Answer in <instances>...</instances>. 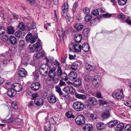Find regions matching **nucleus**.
Here are the masks:
<instances>
[{
	"mask_svg": "<svg viewBox=\"0 0 131 131\" xmlns=\"http://www.w3.org/2000/svg\"><path fill=\"white\" fill-rule=\"evenodd\" d=\"M14 120L13 116H12L11 117L8 119L5 120V122L6 123H12Z\"/></svg>",
	"mask_w": 131,
	"mask_h": 131,
	"instance_id": "obj_58",
	"label": "nucleus"
},
{
	"mask_svg": "<svg viewBox=\"0 0 131 131\" xmlns=\"http://www.w3.org/2000/svg\"><path fill=\"white\" fill-rule=\"evenodd\" d=\"M53 69H50V70L48 73V75L50 78H53L56 75L55 71L56 70V66H55Z\"/></svg>",
	"mask_w": 131,
	"mask_h": 131,
	"instance_id": "obj_13",
	"label": "nucleus"
},
{
	"mask_svg": "<svg viewBox=\"0 0 131 131\" xmlns=\"http://www.w3.org/2000/svg\"><path fill=\"white\" fill-rule=\"evenodd\" d=\"M85 67L86 69L90 71L93 70L95 68V67L94 65L90 64L88 63L85 64Z\"/></svg>",
	"mask_w": 131,
	"mask_h": 131,
	"instance_id": "obj_22",
	"label": "nucleus"
},
{
	"mask_svg": "<svg viewBox=\"0 0 131 131\" xmlns=\"http://www.w3.org/2000/svg\"><path fill=\"white\" fill-rule=\"evenodd\" d=\"M60 88L61 87L57 86H55L56 91L58 93L59 95L62 92Z\"/></svg>",
	"mask_w": 131,
	"mask_h": 131,
	"instance_id": "obj_54",
	"label": "nucleus"
},
{
	"mask_svg": "<svg viewBox=\"0 0 131 131\" xmlns=\"http://www.w3.org/2000/svg\"><path fill=\"white\" fill-rule=\"evenodd\" d=\"M110 116V112L108 110H105L101 114V116L103 118H106L109 117Z\"/></svg>",
	"mask_w": 131,
	"mask_h": 131,
	"instance_id": "obj_24",
	"label": "nucleus"
},
{
	"mask_svg": "<svg viewBox=\"0 0 131 131\" xmlns=\"http://www.w3.org/2000/svg\"><path fill=\"white\" fill-rule=\"evenodd\" d=\"M83 27V25L80 23H75L74 25V27L78 31H80L81 30Z\"/></svg>",
	"mask_w": 131,
	"mask_h": 131,
	"instance_id": "obj_21",
	"label": "nucleus"
},
{
	"mask_svg": "<svg viewBox=\"0 0 131 131\" xmlns=\"http://www.w3.org/2000/svg\"><path fill=\"white\" fill-rule=\"evenodd\" d=\"M85 119L83 115H79L75 119V121L79 125H83L85 123Z\"/></svg>",
	"mask_w": 131,
	"mask_h": 131,
	"instance_id": "obj_4",
	"label": "nucleus"
},
{
	"mask_svg": "<svg viewBox=\"0 0 131 131\" xmlns=\"http://www.w3.org/2000/svg\"><path fill=\"white\" fill-rule=\"evenodd\" d=\"M16 92L12 87L11 88L9 89L7 92L8 95L10 97L15 96L16 94Z\"/></svg>",
	"mask_w": 131,
	"mask_h": 131,
	"instance_id": "obj_18",
	"label": "nucleus"
},
{
	"mask_svg": "<svg viewBox=\"0 0 131 131\" xmlns=\"http://www.w3.org/2000/svg\"><path fill=\"white\" fill-rule=\"evenodd\" d=\"M37 34H35L30 39V42L32 43H34L37 40Z\"/></svg>",
	"mask_w": 131,
	"mask_h": 131,
	"instance_id": "obj_34",
	"label": "nucleus"
},
{
	"mask_svg": "<svg viewBox=\"0 0 131 131\" xmlns=\"http://www.w3.org/2000/svg\"><path fill=\"white\" fill-rule=\"evenodd\" d=\"M75 96L76 98L82 100H85L86 99V96L84 95L75 93Z\"/></svg>",
	"mask_w": 131,
	"mask_h": 131,
	"instance_id": "obj_32",
	"label": "nucleus"
},
{
	"mask_svg": "<svg viewBox=\"0 0 131 131\" xmlns=\"http://www.w3.org/2000/svg\"><path fill=\"white\" fill-rule=\"evenodd\" d=\"M63 80L61 79L60 80L59 83L58 85V86L61 87L63 86H65L66 85V84Z\"/></svg>",
	"mask_w": 131,
	"mask_h": 131,
	"instance_id": "obj_39",
	"label": "nucleus"
},
{
	"mask_svg": "<svg viewBox=\"0 0 131 131\" xmlns=\"http://www.w3.org/2000/svg\"><path fill=\"white\" fill-rule=\"evenodd\" d=\"M77 73L73 71H71L68 74V78L71 81H74L77 78Z\"/></svg>",
	"mask_w": 131,
	"mask_h": 131,
	"instance_id": "obj_10",
	"label": "nucleus"
},
{
	"mask_svg": "<svg viewBox=\"0 0 131 131\" xmlns=\"http://www.w3.org/2000/svg\"><path fill=\"white\" fill-rule=\"evenodd\" d=\"M45 56V52L43 51L41 52H38L36 55L37 58H39L40 57H43Z\"/></svg>",
	"mask_w": 131,
	"mask_h": 131,
	"instance_id": "obj_46",
	"label": "nucleus"
},
{
	"mask_svg": "<svg viewBox=\"0 0 131 131\" xmlns=\"http://www.w3.org/2000/svg\"><path fill=\"white\" fill-rule=\"evenodd\" d=\"M112 16V14L107 13L105 14H103L102 16L105 18H108Z\"/></svg>",
	"mask_w": 131,
	"mask_h": 131,
	"instance_id": "obj_56",
	"label": "nucleus"
},
{
	"mask_svg": "<svg viewBox=\"0 0 131 131\" xmlns=\"http://www.w3.org/2000/svg\"><path fill=\"white\" fill-rule=\"evenodd\" d=\"M113 97L117 99L121 100L124 97L122 89H118L114 91L112 94Z\"/></svg>",
	"mask_w": 131,
	"mask_h": 131,
	"instance_id": "obj_2",
	"label": "nucleus"
},
{
	"mask_svg": "<svg viewBox=\"0 0 131 131\" xmlns=\"http://www.w3.org/2000/svg\"><path fill=\"white\" fill-rule=\"evenodd\" d=\"M71 46L73 47L75 51L77 52H78L81 50L82 46L81 45H79L78 43H76L74 45L73 44L71 43Z\"/></svg>",
	"mask_w": 131,
	"mask_h": 131,
	"instance_id": "obj_16",
	"label": "nucleus"
},
{
	"mask_svg": "<svg viewBox=\"0 0 131 131\" xmlns=\"http://www.w3.org/2000/svg\"><path fill=\"white\" fill-rule=\"evenodd\" d=\"M96 97L98 98H102V96L101 93L100 92H96Z\"/></svg>",
	"mask_w": 131,
	"mask_h": 131,
	"instance_id": "obj_64",
	"label": "nucleus"
},
{
	"mask_svg": "<svg viewBox=\"0 0 131 131\" xmlns=\"http://www.w3.org/2000/svg\"><path fill=\"white\" fill-rule=\"evenodd\" d=\"M18 45L20 47L23 48L25 46L24 40H20L19 41Z\"/></svg>",
	"mask_w": 131,
	"mask_h": 131,
	"instance_id": "obj_42",
	"label": "nucleus"
},
{
	"mask_svg": "<svg viewBox=\"0 0 131 131\" xmlns=\"http://www.w3.org/2000/svg\"><path fill=\"white\" fill-rule=\"evenodd\" d=\"M101 79L100 76L98 75L95 76L92 80L93 85L95 88H97L99 85V82H100Z\"/></svg>",
	"mask_w": 131,
	"mask_h": 131,
	"instance_id": "obj_6",
	"label": "nucleus"
},
{
	"mask_svg": "<svg viewBox=\"0 0 131 131\" xmlns=\"http://www.w3.org/2000/svg\"><path fill=\"white\" fill-rule=\"evenodd\" d=\"M125 131H131V124H128L125 127Z\"/></svg>",
	"mask_w": 131,
	"mask_h": 131,
	"instance_id": "obj_49",
	"label": "nucleus"
},
{
	"mask_svg": "<svg viewBox=\"0 0 131 131\" xmlns=\"http://www.w3.org/2000/svg\"><path fill=\"white\" fill-rule=\"evenodd\" d=\"M10 42L12 45H15L17 42V39L15 37L13 36H11L9 38Z\"/></svg>",
	"mask_w": 131,
	"mask_h": 131,
	"instance_id": "obj_30",
	"label": "nucleus"
},
{
	"mask_svg": "<svg viewBox=\"0 0 131 131\" xmlns=\"http://www.w3.org/2000/svg\"><path fill=\"white\" fill-rule=\"evenodd\" d=\"M15 32L14 27L12 26H9L7 28V32L8 34H13Z\"/></svg>",
	"mask_w": 131,
	"mask_h": 131,
	"instance_id": "obj_23",
	"label": "nucleus"
},
{
	"mask_svg": "<svg viewBox=\"0 0 131 131\" xmlns=\"http://www.w3.org/2000/svg\"><path fill=\"white\" fill-rule=\"evenodd\" d=\"M69 86H65V87L63 88L62 90L63 91H64L66 93H68V91H69Z\"/></svg>",
	"mask_w": 131,
	"mask_h": 131,
	"instance_id": "obj_61",
	"label": "nucleus"
},
{
	"mask_svg": "<svg viewBox=\"0 0 131 131\" xmlns=\"http://www.w3.org/2000/svg\"><path fill=\"white\" fill-rule=\"evenodd\" d=\"M66 20L68 24H70L73 21V19L72 17L69 16L68 15H67L65 17Z\"/></svg>",
	"mask_w": 131,
	"mask_h": 131,
	"instance_id": "obj_44",
	"label": "nucleus"
},
{
	"mask_svg": "<svg viewBox=\"0 0 131 131\" xmlns=\"http://www.w3.org/2000/svg\"><path fill=\"white\" fill-rule=\"evenodd\" d=\"M90 9L88 8H85L83 10V13L86 15L90 14Z\"/></svg>",
	"mask_w": 131,
	"mask_h": 131,
	"instance_id": "obj_50",
	"label": "nucleus"
},
{
	"mask_svg": "<svg viewBox=\"0 0 131 131\" xmlns=\"http://www.w3.org/2000/svg\"><path fill=\"white\" fill-rule=\"evenodd\" d=\"M25 62L27 64H28L29 61H31V59L29 56H26L24 58Z\"/></svg>",
	"mask_w": 131,
	"mask_h": 131,
	"instance_id": "obj_47",
	"label": "nucleus"
},
{
	"mask_svg": "<svg viewBox=\"0 0 131 131\" xmlns=\"http://www.w3.org/2000/svg\"><path fill=\"white\" fill-rule=\"evenodd\" d=\"M73 83L75 86L77 87H78L81 85L82 83L81 79L78 78L75 79L73 82Z\"/></svg>",
	"mask_w": 131,
	"mask_h": 131,
	"instance_id": "obj_29",
	"label": "nucleus"
},
{
	"mask_svg": "<svg viewBox=\"0 0 131 131\" xmlns=\"http://www.w3.org/2000/svg\"><path fill=\"white\" fill-rule=\"evenodd\" d=\"M75 65L79 67V66L82 64V62L79 60H77L74 63Z\"/></svg>",
	"mask_w": 131,
	"mask_h": 131,
	"instance_id": "obj_60",
	"label": "nucleus"
},
{
	"mask_svg": "<svg viewBox=\"0 0 131 131\" xmlns=\"http://www.w3.org/2000/svg\"><path fill=\"white\" fill-rule=\"evenodd\" d=\"M28 30L30 31L32 29H34L36 28V24L35 23H32L30 25H28L27 26Z\"/></svg>",
	"mask_w": 131,
	"mask_h": 131,
	"instance_id": "obj_35",
	"label": "nucleus"
},
{
	"mask_svg": "<svg viewBox=\"0 0 131 131\" xmlns=\"http://www.w3.org/2000/svg\"><path fill=\"white\" fill-rule=\"evenodd\" d=\"M12 87L16 92H20L23 89L22 85L18 83H13L12 85Z\"/></svg>",
	"mask_w": 131,
	"mask_h": 131,
	"instance_id": "obj_7",
	"label": "nucleus"
},
{
	"mask_svg": "<svg viewBox=\"0 0 131 131\" xmlns=\"http://www.w3.org/2000/svg\"><path fill=\"white\" fill-rule=\"evenodd\" d=\"M12 50L11 49H9L8 51V54H7L6 55L5 54H4V55L2 56H4V57H5L6 58H9V60H11L12 59H11V54L12 53Z\"/></svg>",
	"mask_w": 131,
	"mask_h": 131,
	"instance_id": "obj_37",
	"label": "nucleus"
},
{
	"mask_svg": "<svg viewBox=\"0 0 131 131\" xmlns=\"http://www.w3.org/2000/svg\"><path fill=\"white\" fill-rule=\"evenodd\" d=\"M49 122L50 124H54L56 123V122L52 118H50L49 121Z\"/></svg>",
	"mask_w": 131,
	"mask_h": 131,
	"instance_id": "obj_63",
	"label": "nucleus"
},
{
	"mask_svg": "<svg viewBox=\"0 0 131 131\" xmlns=\"http://www.w3.org/2000/svg\"><path fill=\"white\" fill-rule=\"evenodd\" d=\"M89 29L88 28H86L84 29L83 30L82 33L84 36L85 37H88V34L89 32Z\"/></svg>",
	"mask_w": 131,
	"mask_h": 131,
	"instance_id": "obj_40",
	"label": "nucleus"
},
{
	"mask_svg": "<svg viewBox=\"0 0 131 131\" xmlns=\"http://www.w3.org/2000/svg\"><path fill=\"white\" fill-rule=\"evenodd\" d=\"M70 68L72 70L76 71L78 69V67H77L75 64L73 63L70 65Z\"/></svg>",
	"mask_w": 131,
	"mask_h": 131,
	"instance_id": "obj_43",
	"label": "nucleus"
},
{
	"mask_svg": "<svg viewBox=\"0 0 131 131\" xmlns=\"http://www.w3.org/2000/svg\"><path fill=\"white\" fill-rule=\"evenodd\" d=\"M48 101L50 104H53L57 101V98L53 94H50L48 97Z\"/></svg>",
	"mask_w": 131,
	"mask_h": 131,
	"instance_id": "obj_9",
	"label": "nucleus"
},
{
	"mask_svg": "<svg viewBox=\"0 0 131 131\" xmlns=\"http://www.w3.org/2000/svg\"><path fill=\"white\" fill-rule=\"evenodd\" d=\"M75 91V89L73 88V86H70L69 87L68 93L69 92L70 94H73L74 93Z\"/></svg>",
	"mask_w": 131,
	"mask_h": 131,
	"instance_id": "obj_48",
	"label": "nucleus"
},
{
	"mask_svg": "<svg viewBox=\"0 0 131 131\" xmlns=\"http://www.w3.org/2000/svg\"><path fill=\"white\" fill-rule=\"evenodd\" d=\"M15 35L17 37L21 38L24 36L25 34L24 32L23 33L22 31L20 30H18L15 32Z\"/></svg>",
	"mask_w": 131,
	"mask_h": 131,
	"instance_id": "obj_25",
	"label": "nucleus"
},
{
	"mask_svg": "<svg viewBox=\"0 0 131 131\" xmlns=\"http://www.w3.org/2000/svg\"><path fill=\"white\" fill-rule=\"evenodd\" d=\"M89 46L88 43H85L83 45L81 49L84 52H86L89 51Z\"/></svg>",
	"mask_w": 131,
	"mask_h": 131,
	"instance_id": "obj_27",
	"label": "nucleus"
},
{
	"mask_svg": "<svg viewBox=\"0 0 131 131\" xmlns=\"http://www.w3.org/2000/svg\"><path fill=\"white\" fill-rule=\"evenodd\" d=\"M55 62L58 66L56 71L57 73L59 76H60L63 73L61 68L60 66V64L57 60H55Z\"/></svg>",
	"mask_w": 131,
	"mask_h": 131,
	"instance_id": "obj_17",
	"label": "nucleus"
},
{
	"mask_svg": "<svg viewBox=\"0 0 131 131\" xmlns=\"http://www.w3.org/2000/svg\"><path fill=\"white\" fill-rule=\"evenodd\" d=\"M59 95L61 97H62V99L65 100L67 98V97H68V94L66 93H63L62 92Z\"/></svg>",
	"mask_w": 131,
	"mask_h": 131,
	"instance_id": "obj_36",
	"label": "nucleus"
},
{
	"mask_svg": "<svg viewBox=\"0 0 131 131\" xmlns=\"http://www.w3.org/2000/svg\"><path fill=\"white\" fill-rule=\"evenodd\" d=\"M17 27L22 31H24L26 28V25L23 22L19 23Z\"/></svg>",
	"mask_w": 131,
	"mask_h": 131,
	"instance_id": "obj_33",
	"label": "nucleus"
},
{
	"mask_svg": "<svg viewBox=\"0 0 131 131\" xmlns=\"http://www.w3.org/2000/svg\"><path fill=\"white\" fill-rule=\"evenodd\" d=\"M48 66L46 64L41 65L39 69V72L41 75L46 76L47 75L48 71Z\"/></svg>",
	"mask_w": 131,
	"mask_h": 131,
	"instance_id": "obj_5",
	"label": "nucleus"
},
{
	"mask_svg": "<svg viewBox=\"0 0 131 131\" xmlns=\"http://www.w3.org/2000/svg\"><path fill=\"white\" fill-rule=\"evenodd\" d=\"M60 76H61L63 80L65 81H67L68 80V75L65 73V72H63L62 73L61 75Z\"/></svg>",
	"mask_w": 131,
	"mask_h": 131,
	"instance_id": "obj_38",
	"label": "nucleus"
},
{
	"mask_svg": "<svg viewBox=\"0 0 131 131\" xmlns=\"http://www.w3.org/2000/svg\"><path fill=\"white\" fill-rule=\"evenodd\" d=\"M106 124L102 122H99L96 124V127L99 130H102L104 129L106 126Z\"/></svg>",
	"mask_w": 131,
	"mask_h": 131,
	"instance_id": "obj_19",
	"label": "nucleus"
},
{
	"mask_svg": "<svg viewBox=\"0 0 131 131\" xmlns=\"http://www.w3.org/2000/svg\"><path fill=\"white\" fill-rule=\"evenodd\" d=\"M1 39L4 41L6 42L8 40V38L7 35H3Z\"/></svg>",
	"mask_w": 131,
	"mask_h": 131,
	"instance_id": "obj_53",
	"label": "nucleus"
},
{
	"mask_svg": "<svg viewBox=\"0 0 131 131\" xmlns=\"http://www.w3.org/2000/svg\"><path fill=\"white\" fill-rule=\"evenodd\" d=\"M74 109L76 111L79 112L82 111L84 108V105L81 102L76 101L74 102L73 104Z\"/></svg>",
	"mask_w": 131,
	"mask_h": 131,
	"instance_id": "obj_3",
	"label": "nucleus"
},
{
	"mask_svg": "<svg viewBox=\"0 0 131 131\" xmlns=\"http://www.w3.org/2000/svg\"><path fill=\"white\" fill-rule=\"evenodd\" d=\"M118 122L116 120L111 121L107 123V125L110 128H112L117 124Z\"/></svg>",
	"mask_w": 131,
	"mask_h": 131,
	"instance_id": "obj_28",
	"label": "nucleus"
},
{
	"mask_svg": "<svg viewBox=\"0 0 131 131\" xmlns=\"http://www.w3.org/2000/svg\"><path fill=\"white\" fill-rule=\"evenodd\" d=\"M52 80L53 81V83L55 84H57L59 80V79L58 78H57L56 77H54L52 78Z\"/></svg>",
	"mask_w": 131,
	"mask_h": 131,
	"instance_id": "obj_62",
	"label": "nucleus"
},
{
	"mask_svg": "<svg viewBox=\"0 0 131 131\" xmlns=\"http://www.w3.org/2000/svg\"><path fill=\"white\" fill-rule=\"evenodd\" d=\"M78 6L77 2H75L72 8V12L73 13H74L76 11V9L77 8Z\"/></svg>",
	"mask_w": 131,
	"mask_h": 131,
	"instance_id": "obj_57",
	"label": "nucleus"
},
{
	"mask_svg": "<svg viewBox=\"0 0 131 131\" xmlns=\"http://www.w3.org/2000/svg\"><path fill=\"white\" fill-rule=\"evenodd\" d=\"M124 127L123 123H119L117 126L116 130L117 131H121L124 129Z\"/></svg>",
	"mask_w": 131,
	"mask_h": 131,
	"instance_id": "obj_31",
	"label": "nucleus"
},
{
	"mask_svg": "<svg viewBox=\"0 0 131 131\" xmlns=\"http://www.w3.org/2000/svg\"><path fill=\"white\" fill-rule=\"evenodd\" d=\"M5 31V29L4 27H0V35L4 34Z\"/></svg>",
	"mask_w": 131,
	"mask_h": 131,
	"instance_id": "obj_59",
	"label": "nucleus"
},
{
	"mask_svg": "<svg viewBox=\"0 0 131 131\" xmlns=\"http://www.w3.org/2000/svg\"><path fill=\"white\" fill-rule=\"evenodd\" d=\"M92 14L94 16H97L99 14V12L97 9H94L91 12Z\"/></svg>",
	"mask_w": 131,
	"mask_h": 131,
	"instance_id": "obj_55",
	"label": "nucleus"
},
{
	"mask_svg": "<svg viewBox=\"0 0 131 131\" xmlns=\"http://www.w3.org/2000/svg\"><path fill=\"white\" fill-rule=\"evenodd\" d=\"M82 38V36L80 34H76L75 36L74 39L75 42L76 43H78L81 41Z\"/></svg>",
	"mask_w": 131,
	"mask_h": 131,
	"instance_id": "obj_26",
	"label": "nucleus"
},
{
	"mask_svg": "<svg viewBox=\"0 0 131 131\" xmlns=\"http://www.w3.org/2000/svg\"><path fill=\"white\" fill-rule=\"evenodd\" d=\"M40 86V84L38 82H35L32 83L31 85V89L35 91L38 90Z\"/></svg>",
	"mask_w": 131,
	"mask_h": 131,
	"instance_id": "obj_11",
	"label": "nucleus"
},
{
	"mask_svg": "<svg viewBox=\"0 0 131 131\" xmlns=\"http://www.w3.org/2000/svg\"><path fill=\"white\" fill-rule=\"evenodd\" d=\"M90 117L92 119H96L98 117V114L96 113H91Z\"/></svg>",
	"mask_w": 131,
	"mask_h": 131,
	"instance_id": "obj_41",
	"label": "nucleus"
},
{
	"mask_svg": "<svg viewBox=\"0 0 131 131\" xmlns=\"http://www.w3.org/2000/svg\"><path fill=\"white\" fill-rule=\"evenodd\" d=\"M41 43V40H38L36 43L34 45H32L30 44L28 47V49L30 50L29 51L30 52H38L42 49V47Z\"/></svg>",
	"mask_w": 131,
	"mask_h": 131,
	"instance_id": "obj_1",
	"label": "nucleus"
},
{
	"mask_svg": "<svg viewBox=\"0 0 131 131\" xmlns=\"http://www.w3.org/2000/svg\"><path fill=\"white\" fill-rule=\"evenodd\" d=\"M83 129L84 131H91L92 130V126L89 124L85 123L82 125Z\"/></svg>",
	"mask_w": 131,
	"mask_h": 131,
	"instance_id": "obj_12",
	"label": "nucleus"
},
{
	"mask_svg": "<svg viewBox=\"0 0 131 131\" xmlns=\"http://www.w3.org/2000/svg\"><path fill=\"white\" fill-rule=\"evenodd\" d=\"M127 0H118V4L122 5H125L126 3Z\"/></svg>",
	"mask_w": 131,
	"mask_h": 131,
	"instance_id": "obj_52",
	"label": "nucleus"
},
{
	"mask_svg": "<svg viewBox=\"0 0 131 131\" xmlns=\"http://www.w3.org/2000/svg\"><path fill=\"white\" fill-rule=\"evenodd\" d=\"M32 37V34L30 33H29L26 36L25 39L27 41H30V38Z\"/></svg>",
	"mask_w": 131,
	"mask_h": 131,
	"instance_id": "obj_51",
	"label": "nucleus"
},
{
	"mask_svg": "<svg viewBox=\"0 0 131 131\" xmlns=\"http://www.w3.org/2000/svg\"><path fill=\"white\" fill-rule=\"evenodd\" d=\"M89 102L93 105H96L98 103L97 100L94 97H89Z\"/></svg>",
	"mask_w": 131,
	"mask_h": 131,
	"instance_id": "obj_14",
	"label": "nucleus"
},
{
	"mask_svg": "<svg viewBox=\"0 0 131 131\" xmlns=\"http://www.w3.org/2000/svg\"><path fill=\"white\" fill-rule=\"evenodd\" d=\"M43 101L42 99L40 97H38L34 101V103L38 106H40L43 104Z\"/></svg>",
	"mask_w": 131,
	"mask_h": 131,
	"instance_id": "obj_20",
	"label": "nucleus"
},
{
	"mask_svg": "<svg viewBox=\"0 0 131 131\" xmlns=\"http://www.w3.org/2000/svg\"><path fill=\"white\" fill-rule=\"evenodd\" d=\"M92 18V17L91 15H86L85 17V20L86 22H88L91 20Z\"/></svg>",
	"mask_w": 131,
	"mask_h": 131,
	"instance_id": "obj_45",
	"label": "nucleus"
},
{
	"mask_svg": "<svg viewBox=\"0 0 131 131\" xmlns=\"http://www.w3.org/2000/svg\"><path fill=\"white\" fill-rule=\"evenodd\" d=\"M18 75L21 77H25L27 74V72L24 68H21L18 71Z\"/></svg>",
	"mask_w": 131,
	"mask_h": 131,
	"instance_id": "obj_15",
	"label": "nucleus"
},
{
	"mask_svg": "<svg viewBox=\"0 0 131 131\" xmlns=\"http://www.w3.org/2000/svg\"><path fill=\"white\" fill-rule=\"evenodd\" d=\"M45 59L46 63V64L48 66V67H49L50 69H53L55 67V66H56V69L57 66L52 61V59H48L47 57L45 58Z\"/></svg>",
	"mask_w": 131,
	"mask_h": 131,
	"instance_id": "obj_8",
	"label": "nucleus"
}]
</instances>
